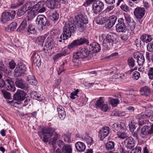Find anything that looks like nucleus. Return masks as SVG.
<instances>
[{"label":"nucleus","instance_id":"obj_1","mask_svg":"<svg viewBox=\"0 0 153 153\" xmlns=\"http://www.w3.org/2000/svg\"><path fill=\"white\" fill-rule=\"evenodd\" d=\"M76 21L73 20L68 21L65 23L63 27L62 33L60 37V39L58 40L59 42L63 40H67L71 36L72 33L74 32L76 29L82 32L85 29V25L88 23V18L86 16L79 14L75 17Z\"/></svg>","mask_w":153,"mask_h":153},{"label":"nucleus","instance_id":"obj_2","mask_svg":"<svg viewBox=\"0 0 153 153\" xmlns=\"http://www.w3.org/2000/svg\"><path fill=\"white\" fill-rule=\"evenodd\" d=\"M55 129L51 127H46L42 128L38 132V134L44 143L48 142L50 144H55L58 137V134Z\"/></svg>","mask_w":153,"mask_h":153},{"label":"nucleus","instance_id":"obj_3","mask_svg":"<svg viewBox=\"0 0 153 153\" xmlns=\"http://www.w3.org/2000/svg\"><path fill=\"white\" fill-rule=\"evenodd\" d=\"M100 39H102L103 40L102 45L107 49H109L110 47H113L115 48L116 47L115 39L113 35L111 34H102L99 37Z\"/></svg>","mask_w":153,"mask_h":153},{"label":"nucleus","instance_id":"obj_4","mask_svg":"<svg viewBox=\"0 0 153 153\" xmlns=\"http://www.w3.org/2000/svg\"><path fill=\"white\" fill-rule=\"evenodd\" d=\"M89 54L87 49L83 48L79 51H78L74 53L73 61L74 62L78 63L80 59L87 57Z\"/></svg>","mask_w":153,"mask_h":153},{"label":"nucleus","instance_id":"obj_5","mask_svg":"<svg viewBox=\"0 0 153 153\" xmlns=\"http://www.w3.org/2000/svg\"><path fill=\"white\" fill-rule=\"evenodd\" d=\"M2 78V77H0V88L3 87L6 84V88L8 91H15V87L13 82L9 79H6L4 82Z\"/></svg>","mask_w":153,"mask_h":153},{"label":"nucleus","instance_id":"obj_6","mask_svg":"<svg viewBox=\"0 0 153 153\" xmlns=\"http://www.w3.org/2000/svg\"><path fill=\"white\" fill-rule=\"evenodd\" d=\"M16 12L15 11H12L10 12H4L2 14L0 20L2 23H4L7 21H10L13 19L15 16Z\"/></svg>","mask_w":153,"mask_h":153},{"label":"nucleus","instance_id":"obj_7","mask_svg":"<svg viewBox=\"0 0 153 153\" xmlns=\"http://www.w3.org/2000/svg\"><path fill=\"white\" fill-rule=\"evenodd\" d=\"M104 8L103 3L100 1H94L92 5V10L96 14H99Z\"/></svg>","mask_w":153,"mask_h":153},{"label":"nucleus","instance_id":"obj_8","mask_svg":"<svg viewBox=\"0 0 153 153\" xmlns=\"http://www.w3.org/2000/svg\"><path fill=\"white\" fill-rule=\"evenodd\" d=\"M152 114L151 112H148L146 114L142 113L136 117L138 120V124L139 126H142L145 124V119L151 117L152 118Z\"/></svg>","mask_w":153,"mask_h":153},{"label":"nucleus","instance_id":"obj_9","mask_svg":"<svg viewBox=\"0 0 153 153\" xmlns=\"http://www.w3.org/2000/svg\"><path fill=\"white\" fill-rule=\"evenodd\" d=\"M26 70V67L25 64L22 62H19L16 68L14 70V75L15 77L21 76L24 74Z\"/></svg>","mask_w":153,"mask_h":153},{"label":"nucleus","instance_id":"obj_10","mask_svg":"<svg viewBox=\"0 0 153 153\" xmlns=\"http://www.w3.org/2000/svg\"><path fill=\"white\" fill-rule=\"evenodd\" d=\"M118 24L116 25V30L118 32H125L126 27L123 18H119L117 21Z\"/></svg>","mask_w":153,"mask_h":153},{"label":"nucleus","instance_id":"obj_11","mask_svg":"<svg viewBox=\"0 0 153 153\" xmlns=\"http://www.w3.org/2000/svg\"><path fill=\"white\" fill-rule=\"evenodd\" d=\"M51 37H48L45 40L43 51L45 53H49L51 51L53 47V42Z\"/></svg>","mask_w":153,"mask_h":153},{"label":"nucleus","instance_id":"obj_12","mask_svg":"<svg viewBox=\"0 0 153 153\" xmlns=\"http://www.w3.org/2000/svg\"><path fill=\"white\" fill-rule=\"evenodd\" d=\"M45 2L43 1H39L35 5L33 6V9L36 11L37 13H42L44 12L46 9L44 6Z\"/></svg>","mask_w":153,"mask_h":153},{"label":"nucleus","instance_id":"obj_13","mask_svg":"<svg viewBox=\"0 0 153 153\" xmlns=\"http://www.w3.org/2000/svg\"><path fill=\"white\" fill-rule=\"evenodd\" d=\"M31 55V59L33 63L38 67L40 66L41 65V61L39 55L35 51L32 52Z\"/></svg>","mask_w":153,"mask_h":153},{"label":"nucleus","instance_id":"obj_14","mask_svg":"<svg viewBox=\"0 0 153 153\" xmlns=\"http://www.w3.org/2000/svg\"><path fill=\"white\" fill-rule=\"evenodd\" d=\"M110 128L107 126L102 127L99 132L98 136L101 140H102L108 136L110 131Z\"/></svg>","mask_w":153,"mask_h":153},{"label":"nucleus","instance_id":"obj_15","mask_svg":"<svg viewBox=\"0 0 153 153\" xmlns=\"http://www.w3.org/2000/svg\"><path fill=\"white\" fill-rule=\"evenodd\" d=\"M117 17L115 15L110 16L106 21L105 24V27L106 28H110L115 24L117 21Z\"/></svg>","mask_w":153,"mask_h":153},{"label":"nucleus","instance_id":"obj_16","mask_svg":"<svg viewBox=\"0 0 153 153\" xmlns=\"http://www.w3.org/2000/svg\"><path fill=\"white\" fill-rule=\"evenodd\" d=\"M145 9L143 8L137 7L134 10V15L136 18L141 19L145 14Z\"/></svg>","mask_w":153,"mask_h":153},{"label":"nucleus","instance_id":"obj_17","mask_svg":"<svg viewBox=\"0 0 153 153\" xmlns=\"http://www.w3.org/2000/svg\"><path fill=\"white\" fill-rule=\"evenodd\" d=\"M89 48L90 52L92 53L99 52L101 50L99 44L95 42L91 43Z\"/></svg>","mask_w":153,"mask_h":153},{"label":"nucleus","instance_id":"obj_18","mask_svg":"<svg viewBox=\"0 0 153 153\" xmlns=\"http://www.w3.org/2000/svg\"><path fill=\"white\" fill-rule=\"evenodd\" d=\"M36 23L38 25L42 26L46 25L47 22V19L45 16L43 15L38 16L36 18Z\"/></svg>","mask_w":153,"mask_h":153},{"label":"nucleus","instance_id":"obj_19","mask_svg":"<svg viewBox=\"0 0 153 153\" xmlns=\"http://www.w3.org/2000/svg\"><path fill=\"white\" fill-rule=\"evenodd\" d=\"M47 6L50 9H54L59 7L57 0H48L46 2Z\"/></svg>","mask_w":153,"mask_h":153},{"label":"nucleus","instance_id":"obj_20","mask_svg":"<svg viewBox=\"0 0 153 153\" xmlns=\"http://www.w3.org/2000/svg\"><path fill=\"white\" fill-rule=\"evenodd\" d=\"M25 94L21 90H17V92L14 94L13 97L14 99L18 100H23L25 98Z\"/></svg>","mask_w":153,"mask_h":153},{"label":"nucleus","instance_id":"obj_21","mask_svg":"<svg viewBox=\"0 0 153 153\" xmlns=\"http://www.w3.org/2000/svg\"><path fill=\"white\" fill-rule=\"evenodd\" d=\"M57 111L59 117L61 120H63L66 116L64 108L62 106L58 105L57 107Z\"/></svg>","mask_w":153,"mask_h":153},{"label":"nucleus","instance_id":"obj_22","mask_svg":"<svg viewBox=\"0 0 153 153\" xmlns=\"http://www.w3.org/2000/svg\"><path fill=\"white\" fill-rule=\"evenodd\" d=\"M124 76L123 74H116L110 77L109 80L111 81L119 82V81L123 79Z\"/></svg>","mask_w":153,"mask_h":153},{"label":"nucleus","instance_id":"obj_23","mask_svg":"<svg viewBox=\"0 0 153 153\" xmlns=\"http://www.w3.org/2000/svg\"><path fill=\"white\" fill-rule=\"evenodd\" d=\"M140 92L142 95L149 96L151 93V90L149 87L144 86L141 88Z\"/></svg>","mask_w":153,"mask_h":153},{"label":"nucleus","instance_id":"obj_24","mask_svg":"<svg viewBox=\"0 0 153 153\" xmlns=\"http://www.w3.org/2000/svg\"><path fill=\"white\" fill-rule=\"evenodd\" d=\"M140 39L144 42L147 43L153 40V36L147 34H144L140 37Z\"/></svg>","mask_w":153,"mask_h":153},{"label":"nucleus","instance_id":"obj_25","mask_svg":"<svg viewBox=\"0 0 153 153\" xmlns=\"http://www.w3.org/2000/svg\"><path fill=\"white\" fill-rule=\"evenodd\" d=\"M15 83L16 87L21 89H26L27 88V84L21 80H17Z\"/></svg>","mask_w":153,"mask_h":153},{"label":"nucleus","instance_id":"obj_26","mask_svg":"<svg viewBox=\"0 0 153 153\" xmlns=\"http://www.w3.org/2000/svg\"><path fill=\"white\" fill-rule=\"evenodd\" d=\"M81 138L82 139L86 142L88 145H92L93 143V139L86 133L83 134Z\"/></svg>","mask_w":153,"mask_h":153},{"label":"nucleus","instance_id":"obj_27","mask_svg":"<svg viewBox=\"0 0 153 153\" xmlns=\"http://www.w3.org/2000/svg\"><path fill=\"white\" fill-rule=\"evenodd\" d=\"M125 19L127 23L128 24V27L131 30L133 31L134 30V21L132 22H131V18L128 15H126L125 16Z\"/></svg>","mask_w":153,"mask_h":153},{"label":"nucleus","instance_id":"obj_28","mask_svg":"<svg viewBox=\"0 0 153 153\" xmlns=\"http://www.w3.org/2000/svg\"><path fill=\"white\" fill-rule=\"evenodd\" d=\"M75 146L78 151L80 152H83L86 148L85 144L81 142L76 143L75 144Z\"/></svg>","mask_w":153,"mask_h":153},{"label":"nucleus","instance_id":"obj_29","mask_svg":"<svg viewBox=\"0 0 153 153\" xmlns=\"http://www.w3.org/2000/svg\"><path fill=\"white\" fill-rule=\"evenodd\" d=\"M31 95L33 99L39 101H42L44 99V98L41 96V95L35 91L32 92Z\"/></svg>","mask_w":153,"mask_h":153},{"label":"nucleus","instance_id":"obj_30","mask_svg":"<svg viewBox=\"0 0 153 153\" xmlns=\"http://www.w3.org/2000/svg\"><path fill=\"white\" fill-rule=\"evenodd\" d=\"M67 53L65 50H62V51L59 53L55 54L53 56V59L54 61L60 58L62 56H64L66 55Z\"/></svg>","mask_w":153,"mask_h":153},{"label":"nucleus","instance_id":"obj_31","mask_svg":"<svg viewBox=\"0 0 153 153\" xmlns=\"http://www.w3.org/2000/svg\"><path fill=\"white\" fill-rule=\"evenodd\" d=\"M117 134L119 138L122 139H124L127 137V133L125 132V130L123 127V129L118 131Z\"/></svg>","mask_w":153,"mask_h":153},{"label":"nucleus","instance_id":"obj_32","mask_svg":"<svg viewBox=\"0 0 153 153\" xmlns=\"http://www.w3.org/2000/svg\"><path fill=\"white\" fill-rule=\"evenodd\" d=\"M126 142L128 144V147L130 149H132L131 151L133 152L134 150V148H133L134 147V141L133 138L130 137L126 139Z\"/></svg>","mask_w":153,"mask_h":153},{"label":"nucleus","instance_id":"obj_33","mask_svg":"<svg viewBox=\"0 0 153 153\" xmlns=\"http://www.w3.org/2000/svg\"><path fill=\"white\" fill-rule=\"evenodd\" d=\"M37 12L33 9V7L31 9L28 10L27 17L28 20H30L33 18L36 15Z\"/></svg>","mask_w":153,"mask_h":153},{"label":"nucleus","instance_id":"obj_34","mask_svg":"<svg viewBox=\"0 0 153 153\" xmlns=\"http://www.w3.org/2000/svg\"><path fill=\"white\" fill-rule=\"evenodd\" d=\"M27 26V20L24 19L22 22L19 27L17 29L18 31L22 32L25 30Z\"/></svg>","mask_w":153,"mask_h":153},{"label":"nucleus","instance_id":"obj_35","mask_svg":"<svg viewBox=\"0 0 153 153\" xmlns=\"http://www.w3.org/2000/svg\"><path fill=\"white\" fill-rule=\"evenodd\" d=\"M27 80L29 83L30 85H35L37 83V81L36 79L32 75H29L27 76Z\"/></svg>","mask_w":153,"mask_h":153},{"label":"nucleus","instance_id":"obj_36","mask_svg":"<svg viewBox=\"0 0 153 153\" xmlns=\"http://www.w3.org/2000/svg\"><path fill=\"white\" fill-rule=\"evenodd\" d=\"M94 20L97 24L101 25L103 24L105 22V19L104 17H102L100 16H99L96 17Z\"/></svg>","mask_w":153,"mask_h":153},{"label":"nucleus","instance_id":"obj_37","mask_svg":"<svg viewBox=\"0 0 153 153\" xmlns=\"http://www.w3.org/2000/svg\"><path fill=\"white\" fill-rule=\"evenodd\" d=\"M110 126L114 128L115 129L119 131L120 130L123 129V127L120 124L117 123H114L113 122H111L110 123Z\"/></svg>","mask_w":153,"mask_h":153},{"label":"nucleus","instance_id":"obj_38","mask_svg":"<svg viewBox=\"0 0 153 153\" xmlns=\"http://www.w3.org/2000/svg\"><path fill=\"white\" fill-rule=\"evenodd\" d=\"M108 102L112 106H116L119 104V100L117 99L108 98Z\"/></svg>","mask_w":153,"mask_h":153},{"label":"nucleus","instance_id":"obj_39","mask_svg":"<svg viewBox=\"0 0 153 153\" xmlns=\"http://www.w3.org/2000/svg\"><path fill=\"white\" fill-rule=\"evenodd\" d=\"M27 32L29 35L30 34L35 33L36 32V30L35 28V26L32 24L29 25L27 28Z\"/></svg>","mask_w":153,"mask_h":153},{"label":"nucleus","instance_id":"obj_40","mask_svg":"<svg viewBox=\"0 0 153 153\" xmlns=\"http://www.w3.org/2000/svg\"><path fill=\"white\" fill-rule=\"evenodd\" d=\"M46 37L45 36H41L37 38L36 39V42L38 45L42 46L45 39H46Z\"/></svg>","mask_w":153,"mask_h":153},{"label":"nucleus","instance_id":"obj_41","mask_svg":"<svg viewBox=\"0 0 153 153\" xmlns=\"http://www.w3.org/2000/svg\"><path fill=\"white\" fill-rule=\"evenodd\" d=\"M105 148L108 150L114 149V142L110 141L107 142L105 145Z\"/></svg>","mask_w":153,"mask_h":153},{"label":"nucleus","instance_id":"obj_42","mask_svg":"<svg viewBox=\"0 0 153 153\" xmlns=\"http://www.w3.org/2000/svg\"><path fill=\"white\" fill-rule=\"evenodd\" d=\"M67 62L66 60H64L61 63L60 67L61 70L58 72V74L59 75L61 74L64 70L65 69L67 66Z\"/></svg>","mask_w":153,"mask_h":153},{"label":"nucleus","instance_id":"obj_43","mask_svg":"<svg viewBox=\"0 0 153 153\" xmlns=\"http://www.w3.org/2000/svg\"><path fill=\"white\" fill-rule=\"evenodd\" d=\"M104 103L103 98L101 97L96 101V107L97 108H100Z\"/></svg>","mask_w":153,"mask_h":153},{"label":"nucleus","instance_id":"obj_44","mask_svg":"<svg viewBox=\"0 0 153 153\" xmlns=\"http://www.w3.org/2000/svg\"><path fill=\"white\" fill-rule=\"evenodd\" d=\"M77 45H82L84 43L88 44V40L85 38H81L79 39L75 40Z\"/></svg>","mask_w":153,"mask_h":153},{"label":"nucleus","instance_id":"obj_45","mask_svg":"<svg viewBox=\"0 0 153 153\" xmlns=\"http://www.w3.org/2000/svg\"><path fill=\"white\" fill-rule=\"evenodd\" d=\"M63 151L66 153H71L72 151V147L71 146L65 145L63 148Z\"/></svg>","mask_w":153,"mask_h":153},{"label":"nucleus","instance_id":"obj_46","mask_svg":"<svg viewBox=\"0 0 153 153\" xmlns=\"http://www.w3.org/2000/svg\"><path fill=\"white\" fill-rule=\"evenodd\" d=\"M22 1H17L12 3L11 5V7L12 8H16L23 4Z\"/></svg>","mask_w":153,"mask_h":153},{"label":"nucleus","instance_id":"obj_47","mask_svg":"<svg viewBox=\"0 0 153 153\" xmlns=\"http://www.w3.org/2000/svg\"><path fill=\"white\" fill-rule=\"evenodd\" d=\"M137 62L139 66H141L143 65L145 62V59L144 56L143 55L139 58H137Z\"/></svg>","mask_w":153,"mask_h":153},{"label":"nucleus","instance_id":"obj_48","mask_svg":"<svg viewBox=\"0 0 153 153\" xmlns=\"http://www.w3.org/2000/svg\"><path fill=\"white\" fill-rule=\"evenodd\" d=\"M147 74L149 78L150 79H153V68L150 67L147 71Z\"/></svg>","mask_w":153,"mask_h":153},{"label":"nucleus","instance_id":"obj_49","mask_svg":"<svg viewBox=\"0 0 153 153\" xmlns=\"http://www.w3.org/2000/svg\"><path fill=\"white\" fill-rule=\"evenodd\" d=\"M27 10L22 6L21 8L19 9L17 12V15L19 16H21L24 14Z\"/></svg>","mask_w":153,"mask_h":153},{"label":"nucleus","instance_id":"obj_50","mask_svg":"<svg viewBox=\"0 0 153 153\" xmlns=\"http://www.w3.org/2000/svg\"><path fill=\"white\" fill-rule=\"evenodd\" d=\"M27 11L32 9L33 6L32 7V4L29 1H27L24 5L22 6Z\"/></svg>","mask_w":153,"mask_h":153},{"label":"nucleus","instance_id":"obj_51","mask_svg":"<svg viewBox=\"0 0 153 153\" xmlns=\"http://www.w3.org/2000/svg\"><path fill=\"white\" fill-rule=\"evenodd\" d=\"M79 91V90L77 89L75 91L71 93L70 97L71 99L73 100L75 99L77 97V94Z\"/></svg>","mask_w":153,"mask_h":153},{"label":"nucleus","instance_id":"obj_52","mask_svg":"<svg viewBox=\"0 0 153 153\" xmlns=\"http://www.w3.org/2000/svg\"><path fill=\"white\" fill-rule=\"evenodd\" d=\"M17 24L15 22H13L10 24L8 26L9 29L11 31L14 30L17 27Z\"/></svg>","mask_w":153,"mask_h":153},{"label":"nucleus","instance_id":"obj_53","mask_svg":"<svg viewBox=\"0 0 153 153\" xmlns=\"http://www.w3.org/2000/svg\"><path fill=\"white\" fill-rule=\"evenodd\" d=\"M149 126H144L141 129V132L142 134H148V130L149 128Z\"/></svg>","mask_w":153,"mask_h":153},{"label":"nucleus","instance_id":"obj_54","mask_svg":"<svg viewBox=\"0 0 153 153\" xmlns=\"http://www.w3.org/2000/svg\"><path fill=\"white\" fill-rule=\"evenodd\" d=\"M77 45L76 41L74 40L68 45V48L69 49H72Z\"/></svg>","mask_w":153,"mask_h":153},{"label":"nucleus","instance_id":"obj_55","mask_svg":"<svg viewBox=\"0 0 153 153\" xmlns=\"http://www.w3.org/2000/svg\"><path fill=\"white\" fill-rule=\"evenodd\" d=\"M100 108H101L102 111L106 112L108 109L109 107L107 104L104 103Z\"/></svg>","mask_w":153,"mask_h":153},{"label":"nucleus","instance_id":"obj_56","mask_svg":"<svg viewBox=\"0 0 153 153\" xmlns=\"http://www.w3.org/2000/svg\"><path fill=\"white\" fill-rule=\"evenodd\" d=\"M128 64L130 67L134 66V59L133 57L129 58L128 60Z\"/></svg>","mask_w":153,"mask_h":153},{"label":"nucleus","instance_id":"obj_57","mask_svg":"<svg viewBox=\"0 0 153 153\" xmlns=\"http://www.w3.org/2000/svg\"><path fill=\"white\" fill-rule=\"evenodd\" d=\"M147 48L149 52H153V42L151 43H149L147 44Z\"/></svg>","mask_w":153,"mask_h":153},{"label":"nucleus","instance_id":"obj_58","mask_svg":"<svg viewBox=\"0 0 153 153\" xmlns=\"http://www.w3.org/2000/svg\"><path fill=\"white\" fill-rule=\"evenodd\" d=\"M62 139L66 142L68 143L70 141V137L69 135H64L62 136Z\"/></svg>","mask_w":153,"mask_h":153},{"label":"nucleus","instance_id":"obj_59","mask_svg":"<svg viewBox=\"0 0 153 153\" xmlns=\"http://www.w3.org/2000/svg\"><path fill=\"white\" fill-rule=\"evenodd\" d=\"M130 130L133 133L134 132V121L132 120L129 122L128 124Z\"/></svg>","mask_w":153,"mask_h":153},{"label":"nucleus","instance_id":"obj_60","mask_svg":"<svg viewBox=\"0 0 153 153\" xmlns=\"http://www.w3.org/2000/svg\"><path fill=\"white\" fill-rule=\"evenodd\" d=\"M52 17L53 21H56L59 18V15L58 13L55 12L52 14Z\"/></svg>","mask_w":153,"mask_h":153},{"label":"nucleus","instance_id":"obj_61","mask_svg":"<svg viewBox=\"0 0 153 153\" xmlns=\"http://www.w3.org/2000/svg\"><path fill=\"white\" fill-rule=\"evenodd\" d=\"M122 10L125 12H128L129 11V8L128 6L126 4H122L120 6Z\"/></svg>","mask_w":153,"mask_h":153},{"label":"nucleus","instance_id":"obj_62","mask_svg":"<svg viewBox=\"0 0 153 153\" xmlns=\"http://www.w3.org/2000/svg\"><path fill=\"white\" fill-rule=\"evenodd\" d=\"M0 70L4 72H6L7 71V68L4 67L2 62H0Z\"/></svg>","mask_w":153,"mask_h":153},{"label":"nucleus","instance_id":"obj_63","mask_svg":"<svg viewBox=\"0 0 153 153\" xmlns=\"http://www.w3.org/2000/svg\"><path fill=\"white\" fill-rule=\"evenodd\" d=\"M9 67L11 69H13L15 68L16 65V64L12 60L9 62Z\"/></svg>","mask_w":153,"mask_h":153},{"label":"nucleus","instance_id":"obj_64","mask_svg":"<svg viewBox=\"0 0 153 153\" xmlns=\"http://www.w3.org/2000/svg\"><path fill=\"white\" fill-rule=\"evenodd\" d=\"M30 100V99L27 98H25L24 101L23 100L22 101L21 100V101H22V105L23 106H26Z\"/></svg>","mask_w":153,"mask_h":153}]
</instances>
